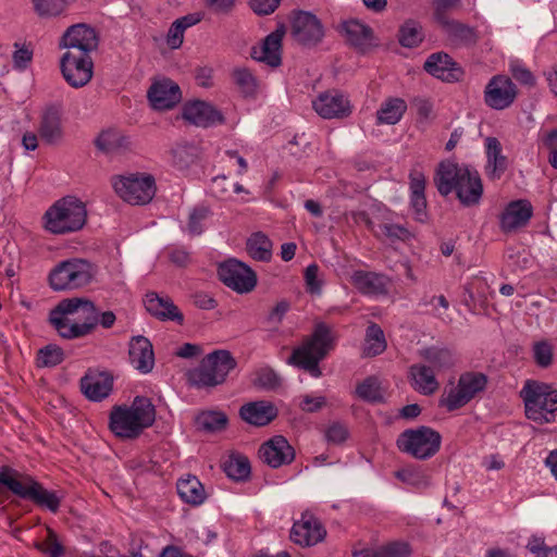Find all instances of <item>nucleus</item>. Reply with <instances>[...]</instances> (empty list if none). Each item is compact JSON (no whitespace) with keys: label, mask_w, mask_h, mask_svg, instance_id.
<instances>
[{"label":"nucleus","mask_w":557,"mask_h":557,"mask_svg":"<svg viewBox=\"0 0 557 557\" xmlns=\"http://www.w3.org/2000/svg\"><path fill=\"white\" fill-rule=\"evenodd\" d=\"M395 478L399 481L414 487H426L430 484V478L420 469L406 467L395 472Z\"/></svg>","instance_id":"8fccbe9b"},{"label":"nucleus","mask_w":557,"mask_h":557,"mask_svg":"<svg viewBox=\"0 0 557 557\" xmlns=\"http://www.w3.org/2000/svg\"><path fill=\"white\" fill-rule=\"evenodd\" d=\"M253 385L263 389H275L280 386V377L270 368H262L256 372Z\"/></svg>","instance_id":"5fc2aeb1"},{"label":"nucleus","mask_w":557,"mask_h":557,"mask_svg":"<svg viewBox=\"0 0 557 557\" xmlns=\"http://www.w3.org/2000/svg\"><path fill=\"white\" fill-rule=\"evenodd\" d=\"M434 182L441 195L447 196L455 191L466 207L478 205L483 194L479 173L451 162H442L438 165Z\"/></svg>","instance_id":"f03ea898"},{"label":"nucleus","mask_w":557,"mask_h":557,"mask_svg":"<svg viewBox=\"0 0 557 557\" xmlns=\"http://www.w3.org/2000/svg\"><path fill=\"white\" fill-rule=\"evenodd\" d=\"M111 185L115 194L131 205H146L154 197L157 187L154 177L146 173L114 175Z\"/></svg>","instance_id":"9d476101"},{"label":"nucleus","mask_w":557,"mask_h":557,"mask_svg":"<svg viewBox=\"0 0 557 557\" xmlns=\"http://www.w3.org/2000/svg\"><path fill=\"white\" fill-rule=\"evenodd\" d=\"M200 18L197 15L189 14L175 20L166 34V45L171 49H178L184 41V33L187 28L199 23Z\"/></svg>","instance_id":"4c0bfd02"},{"label":"nucleus","mask_w":557,"mask_h":557,"mask_svg":"<svg viewBox=\"0 0 557 557\" xmlns=\"http://www.w3.org/2000/svg\"><path fill=\"white\" fill-rule=\"evenodd\" d=\"M224 472L235 481L246 480L250 475L249 459L242 454H231L223 463Z\"/></svg>","instance_id":"58836bf2"},{"label":"nucleus","mask_w":557,"mask_h":557,"mask_svg":"<svg viewBox=\"0 0 557 557\" xmlns=\"http://www.w3.org/2000/svg\"><path fill=\"white\" fill-rule=\"evenodd\" d=\"M129 361L141 373H149L154 366L152 344L144 336L134 337L129 343Z\"/></svg>","instance_id":"c85d7f7f"},{"label":"nucleus","mask_w":557,"mask_h":557,"mask_svg":"<svg viewBox=\"0 0 557 557\" xmlns=\"http://www.w3.org/2000/svg\"><path fill=\"white\" fill-rule=\"evenodd\" d=\"M517 88L511 79L505 75L494 76L485 87V103L495 110L508 108L516 99Z\"/></svg>","instance_id":"f3484780"},{"label":"nucleus","mask_w":557,"mask_h":557,"mask_svg":"<svg viewBox=\"0 0 557 557\" xmlns=\"http://www.w3.org/2000/svg\"><path fill=\"white\" fill-rule=\"evenodd\" d=\"M61 134L60 115L55 110H47L41 119L40 135L46 139L58 137Z\"/></svg>","instance_id":"3c124183"},{"label":"nucleus","mask_w":557,"mask_h":557,"mask_svg":"<svg viewBox=\"0 0 557 557\" xmlns=\"http://www.w3.org/2000/svg\"><path fill=\"white\" fill-rule=\"evenodd\" d=\"M425 305H431L433 307V313L445 320L446 311L448 310L449 304L445 296H432L429 301H425Z\"/></svg>","instance_id":"774afa93"},{"label":"nucleus","mask_w":557,"mask_h":557,"mask_svg":"<svg viewBox=\"0 0 557 557\" xmlns=\"http://www.w3.org/2000/svg\"><path fill=\"white\" fill-rule=\"evenodd\" d=\"M81 387L90 400H101L109 396L112 389V376L106 372H88L81 380Z\"/></svg>","instance_id":"c756f323"},{"label":"nucleus","mask_w":557,"mask_h":557,"mask_svg":"<svg viewBox=\"0 0 557 557\" xmlns=\"http://www.w3.org/2000/svg\"><path fill=\"white\" fill-rule=\"evenodd\" d=\"M97 157L110 162H121L134 151L131 141H95Z\"/></svg>","instance_id":"c9c22d12"},{"label":"nucleus","mask_w":557,"mask_h":557,"mask_svg":"<svg viewBox=\"0 0 557 557\" xmlns=\"http://www.w3.org/2000/svg\"><path fill=\"white\" fill-rule=\"evenodd\" d=\"M281 0H250L249 5L251 10L258 15H268L273 13Z\"/></svg>","instance_id":"69168bd1"},{"label":"nucleus","mask_w":557,"mask_h":557,"mask_svg":"<svg viewBox=\"0 0 557 557\" xmlns=\"http://www.w3.org/2000/svg\"><path fill=\"white\" fill-rule=\"evenodd\" d=\"M259 457L271 468H278L294 460L295 450L284 436L275 435L261 445Z\"/></svg>","instance_id":"412c9836"},{"label":"nucleus","mask_w":557,"mask_h":557,"mask_svg":"<svg viewBox=\"0 0 557 557\" xmlns=\"http://www.w3.org/2000/svg\"><path fill=\"white\" fill-rule=\"evenodd\" d=\"M233 78L240 92L246 97H251L257 94L259 84L250 70L237 67L233 71Z\"/></svg>","instance_id":"c03bdc74"},{"label":"nucleus","mask_w":557,"mask_h":557,"mask_svg":"<svg viewBox=\"0 0 557 557\" xmlns=\"http://www.w3.org/2000/svg\"><path fill=\"white\" fill-rule=\"evenodd\" d=\"M326 404V399L323 396H300L299 408L305 412H317L322 409Z\"/></svg>","instance_id":"e2e57ef3"},{"label":"nucleus","mask_w":557,"mask_h":557,"mask_svg":"<svg viewBox=\"0 0 557 557\" xmlns=\"http://www.w3.org/2000/svg\"><path fill=\"white\" fill-rule=\"evenodd\" d=\"M236 367V360L227 350H215L205 357L199 367L188 374L189 383L198 388L222 384Z\"/></svg>","instance_id":"6e6552de"},{"label":"nucleus","mask_w":557,"mask_h":557,"mask_svg":"<svg viewBox=\"0 0 557 557\" xmlns=\"http://www.w3.org/2000/svg\"><path fill=\"white\" fill-rule=\"evenodd\" d=\"M510 72L512 76L520 83L524 85H533L534 76L533 74L519 61L511 60L509 64Z\"/></svg>","instance_id":"052dcab7"},{"label":"nucleus","mask_w":557,"mask_h":557,"mask_svg":"<svg viewBox=\"0 0 557 557\" xmlns=\"http://www.w3.org/2000/svg\"><path fill=\"white\" fill-rule=\"evenodd\" d=\"M532 206L528 200H515L507 205L500 215V228L505 233L527 225L532 216Z\"/></svg>","instance_id":"393cba45"},{"label":"nucleus","mask_w":557,"mask_h":557,"mask_svg":"<svg viewBox=\"0 0 557 557\" xmlns=\"http://www.w3.org/2000/svg\"><path fill=\"white\" fill-rule=\"evenodd\" d=\"M312 108L322 119H343L352 111L348 97L337 90H329L318 95L312 100Z\"/></svg>","instance_id":"2eb2a0df"},{"label":"nucleus","mask_w":557,"mask_h":557,"mask_svg":"<svg viewBox=\"0 0 557 557\" xmlns=\"http://www.w3.org/2000/svg\"><path fill=\"white\" fill-rule=\"evenodd\" d=\"M325 437L330 443L342 444L348 437V430L344 424L334 422L327 428Z\"/></svg>","instance_id":"680f3d73"},{"label":"nucleus","mask_w":557,"mask_h":557,"mask_svg":"<svg viewBox=\"0 0 557 557\" xmlns=\"http://www.w3.org/2000/svg\"><path fill=\"white\" fill-rule=\"evenodd\" d=\"M351 283L364 295L379 296L387 293L389 281L383 274L360 270L351 275Z\"/></svg>","instance_id":"7c9ffc66"},{"label":"nucleus","mask_w":557,"mask_h":557,"mask_svg":"<svg viewBox=\"0 0 557 557\" xmlns=\"http://www.w3.org/2000/svg\"><path fill=\"white\" fill-rule=\"evenodd\" d=\"M227 422L226 414L221 411H203L196 417L197 428L210 433L224 430Z\"/></svg>","instance_id":"79ce46f5"},{"label":"nucleus","mask_w":557,"mask_h":557,"mask_svg":"<svg viewBox=\"0 0 557 557\" xmlns=\"http://www.w3.org/2000/svg\"><path fill=\"white\" fill-rule=\"evenodd\" d=\"M335 339L331 327L318 323L312 334L293 350L288 363L307 371L313 377H320L322 372L319 363L334 348Z\"/></svg>","instance_id":"7ed1b4c3"},{"label":"nucleus","mask_w":557,"mask_h":557,"mask_svg":"<svg viewBox=\"0 0 557 557\" xmlns=\"http://www.w3.org/2000/svg\"><path fill=\"white\" fill-rule=\"evenodd\" d=\"M524 401L525 414L540 424L548 423L557 410V392L544 383L527 381L520 392Z\"/></svg>","instance_id":"0eeeda50"},{"label":"nucleus","mask_w":557,"mask_h":557,"mask_svg":"<svg viewBox=\"0 0 557 557\" xmlns=\"http://www.w3.org/2000/svg\"><path fill=\"white\" fill-rule=\"evenodd\" d=\"M239 416L249 424L264 426L277 417V408L270 401L258 400L242 406Z\"/></svg>","instance_id":"bb28decb"},{"label":"nucleus","mask_w":557,"mask_h":557,"mask_svg":"<svg viewBox=\"0 0 557 557\" xmlns=\"http://www.w3.org/2000/svg\"><path fill=\"white\" fill-rule=\"evenodd\" d=\"M220 280L233 290L244 294L251 292L257 284L256 273L245 263L230 259L219 267Z\"/></svg>","instance_id":"ddd939ff"},{"label":"nucleus","mask_w":557,"mask_h":557,"mask_svg":"<svg viewBox=\"0 0 557 557\" xmlns=\"http://www.w3.org/2000/svg\"><path fill=\"white\" fill-rule=\"evenodd\" d=\"M407 108V102L403 98H386L376 111V123L395 125L401 120Z\"/></svg>","instance_id":"f704fd0d"},{"label":"nucleus","mask_w":557,"mask_h":557,"mask_svg":"<svg viewBox=\"0 0 557 557\" xmlns=\"http://www.w3.org/2000/svg\"><path fill=\"white\" fill-rule=\"evenodd\" d=\"M97 274V267L87 259L71 258L55 264L48 276L55 292L74 290L89 285Z\"/></svg>","instance_id":"423d86ee"},{"label":"nucleus","mask_w":557,"mask_h":557,"mask_svg":"<svg viewBox=\"0 0 557 557\" xmlns=\"http://www.w3.org/2000/svg\"><path fill=\"white\" fill-rule=\"evenodd\" d=\"M98 47V35L96 30L87 24H75L70 26L59 40V48L70 50L76 53L90 54Z\"/></svg>","instance_id":"4468645a"},{"label":"nucleus","mask_w":557,"mask_h":557,"mask_svg":"<svg viewBox=\"0 0 557 557\" xmlns=\"http://www.w3.org/2000/svg\"><path fill=\"white\" fill-rule=\"evenodd\" d=\"M373 234L380 239H386L391 243L396 240H407L410 238V232L398 224L394 223H382L377 225V228H374Z\"/></svg>","instance_id":"49530a36"},{"label":"nucleus","mask_w":557,"mask_h":557,"mask_svg":"<svg viewBox=\"0 0 557 557\" xmlns=\"http://www.w3.org/2000/svg\"><path fill=\"white\" fill-rule=\"evenodd\" d=\"M424 364H429L437 374L447 371L456 363L453 352L444 347L431 346L419 350Z\"/></svg>","instance_id":"72a5a7b5"},{"label":"nucleus","mask_w":557,"mask_h":557,"mask_svg":"<svg viewBox=\"0 0 557 557\" xmlns=\"http://www.w3.org/2000/svg\"><path fill=\"white\" fill-rule=\"evenodd\" d=\"M292 33L294 38L304 45L317 44L324 35L321 22L309 12H298L295 14Z\"/></svg>","instance_id":"4be33fe9"},{"label":"nucleus","mask_w":557,"mask_h":557,"mask_svg":"<svg viewBox=\"0 0 557 557\" xmlns=\"http://www.w3.org/2000/svg\"><path fill=\"white\" fill-rule=\"evenodd\" d=\"M177 493L185 503L190 505H200L206 499L203 485L193 475L177 482Z\"/></svg>","instance_id":"e433bc0d"},{"label":"nucleus","mask_w":557,"mask_h":557,"mask_svg":"<svg viewBox=\"0 0 557 557\" xmlns=\"http://www.w3.org/2000/svg\"><path fill=\"white\" fill-rule=\"evenodd\" d=\"M148 100L154 110H171L181 102L182 91L180 86L172 79L160 78L150 86Z\"/></svg>","instance_id":"a211bd4d"},{"label":"nucleus","mask_w":557,"mask_h":557,"mask_svg":"<svg viewBox=\"0 0 557 557\" xmlns=\"http://www.w3.org/2000/svg\"><path fill=\"white\" fill-rule=\"evenodd\" d=\"M182 117L197 127H211L222 122V114L209 102L190 100L182 108Z\"/></svg>","instance_id":"6ab92c4d"},{"label":"nucleus","mask_w":557,"mask_h":557,"mask_svg":"<svg viewBox=\"0 0 557 557\" xmlns=\"http://www.w3.org/2000/svg\"><path fill=\"white\" fill-rule=\"evenodd\" d=\"M326 531L322 523L311 513H302L290 531V539L300 546H312L323 541Z\"/></svg>","instance_id":"aec40b11"},{"label":"nucleus","mask_w":557,"mask_h":557,"mask_svg":"<svg viewBox=\"0 0 557 557\" xmlns=\"http://www.w3.org/2000/svg\"><path fill=\"white\" fill-rule=\"evenodd\" d=\"M356 394L360 399L369 403H382L384 400V392L379 380L374 376H369L359 383L356 387Z\"/></svg>","instance_id":"37998d69"},{"label":"nucleus","mask_w":557,"mask_h":557,"mask_svg":"<svg viewBox=\"0 0 557 557\" xmlns=\"http://www.w3.org/2000/svg\"><path fill=\"white\" fill-rule=\"evenodd\" d=\"M232 183L225 175L212 178L211 193L219 198H226L230 195Z\"/></svg>","instance_id":"0e129e2a"},{"label":"nucleus","mask_w":557,"mask_h":557,"mask_svg":"<svg viewBox=\"0 0 557 557\" xmlns=\"http://www.w3.org/2000/svg\"><path fill=\"white\" fill-rule=\"evenodd\" d=\"M99 312L87 298L63 299L50 311L49 320L58 334L66 339L89 334L98 323Z\"/></svg>","instance_id":"f257e3e1"},{"label":"nucleus","mask_w":557,"mask_h":557,"mask_svg":"<svg viewBox=\"0 0 557 557\" xmlns=\"http://www.w3.org/2000/svg\"><path fill=\"white\" fill-rule=\"evenodd\" d=\"M441 434L430 426L407 429L396 441L397 447L416 459L425 460L433 457L441 448Z\"/></svg>","instance_id":"1a4fd4ad"},{"label":"nucleus","mask_w":557,"mask_h":557,"mask_svg":"<svg viewBox=\"0 0 557 557\" xmlns=\"http://www.w3.org/2000/svg\"><path fill=\"white\" fill-rule=\"evenodd\" d=\"M36 546L50 557H61L63 555V547L58 542L57 534L51 529H48L47 540L42 543H38Z\"/></svg>","instance_id":"13d9d810"},{"label":"nucleus","mask_w":557,"mask_h":557,"mask_svg":"<svg viewBox=\"0 0 557 557\" xmlns=\"http://www.w3.org/2000/svg\"><path fill=\"white\" fill-rule=\"evenodd\" d=\"M376 557H408L411 549L406 542H391L377 548Z\"/></svg>","instance_id":"6e6d98bb"},{"label":"nucleus","mask_w":557,"mask_h":557,"mask_svg":"<svg viewBox=\"0 0 557 557\" xmlns=\"http://www.w3.org/2000/svg\"><path fill=\"white\" fill-rule=\"evenodd\" d=\"M487 383V379L483 373L466 372L460 375L458 384L451 387L441 399V405L448 411H453L463 407L478 393L482 392Z\"/></svg>","instance_id":"9b49d317"},{"label":"nucleus","mask_w":557,"mask_h":557,"mask_svg":"<svg viewBox=\"0 0 557 557\" xmlns=\"http://www.w3.org/2000/svg\"><path fill=\"white\" fill-rule=\"evenodd\" d=\"M486 157V176L492 181L499 180L509 166V158L505 153L500 141L487 143Z\"/></svg>","instance_id":"2f4dec72"},{"label":"nucleus","mask_w":557,"mask_h":557,"mask_svg":"<svg viewBox=\"0 0 557 557\" xmlns=\"http://www.w3.org/2000/svg\"><path fill=\"white\" fill-rule=\"evenodd\" d=\"M342 34L351 46L360 51H366L376 45L372 29L357 20L344 22Z\"/></svg>","instance_id":"a878e982"},{"label":"nucleus","mask_w":557,"mask_h":557,"mask_svg":"<svg viewBox=\"0 0 557 557\" xmlns=\"http://www.w3.org/2000/svg\"><path fill=\"white\" fill-rule=\"evenodd\" d=\"M318 273L319 267L317 264L308 265L305 271L306 284L311 293H319L321 289V284L318 280Z\"/></svg>","instance_id":"338daca9"},{"label":"nucleus","mask_w":557,"mask_h":557,"mask_svg":"<svg viewBox=\"0 0 557 557\" xmlns=\"http://www.w3.org/2000/svg\"><path fill=\"white\" fill-rule=\"evenodd\" d=\"M171 153L173 162L180 168H185L197 157V149L187 141H180L171 149Z\"/></svg>","instance_id":"603ef678"},{"label":"nucleus","mask_w":557,"mask_h":557,"mask_svg":"<svg viewBox=\"0 0 557 557\" xmlns=\"http://www.w3.org/2000/svg\"><path fill=\"white\" fill-rule=\"evenodd\" d=\"M64 359L63 350L53 344H49L37 354V366L41 368H51L60 364Z\"/></svg>","instance_id":"09e8293b"},{"label":"nucleus","mask_w":557,"mask_h":557,"mask_svg":"<svg viewBox=\"0 0 557 557\" xmlns=\"http://www.w3.org/2000/svg\"><path fill=\"white\" fill-rule=\"evenodd\" d=\"M535 362L542 367L547 368L553 361L552 346L546 342H539L533 347Z\"/></svg>","instance_id":"bf43d9fd"},{"label":"nucleus","mask_w":557,"mask_h":557,"mask_svg":"<svg viewBox=\"0 0 557 557\" xmlns=\"http://www.w3.org/2000/svg\"><path fill=\"white\" fill-rule=\"evenodd\" d=\"M286 28L283 24L270 33L259 45L251 48V58L271 67H277L282 63V41Z\"/></svg>","instance_id":"dca6fc26"},{"label":"nucleus","mask_w":557,"mask_h":557,"mask_svg":"<svg viewBox=\"0 0 557 557\" xmlns=\"http://www.w3.org/2000/svg\"><path fill=\"white\" fill-rule=\"evenodd\" d=\"M30 500L35 502L39 506L47 507L52 512H57L60 506V498L57 494L44 488L39 483H37Z\"/></svg>","instance_id":"864d4df0"},{"label":"nucleus","mask_w":557,"mask_h":557,"mask_svg":"<svg viewBox=\"0 0 557 557\" xmlns=\"http://www.w3.org/2000/svg\"><path fill=\"white\" fill-rule=\"evenodd\" d=\"M410 375L413 381L412 386L423 395L435 393L440 383L436 380L437 373L429 364L417 363L410 367Z\"/></svg>","instance_id":"473e14b6"},{"label":"nucleus","mask_w":557,"mask_h":557,"mask_svg":"<svg viewBox=\"0 0 557 557\" xmlns=\"http://www.w3.org/2000/svg\"><path fill=\"white\" fill-rule=\"evenodd\" d=\"M13 48V67L18 72H24L33 61L34 46L30 42H15Z\"/></svg>","instance_id":"a18cd8bd"},{"label":"nucleus","mask_w":557,"mask_h":557,"mask_svg":"<svg viewBox=\"0 0 557 557\" xmlns=\"http://www.w3.org/2000/svg\"><path fill=\"white\" fill-rule=\"evenodd\" d=\"M147 311L161 321H174L180 325L184 322V315L168 296H160L157 293H148L145 298Z\"/></svg>","instance_id":"5701e85b"},{"label":"nucleus","mask_w":557,"mask_h":557,"mask_svg":"<svg viewBox=\"0 0 557 557\" xmlns=\"http://www.w3.org/2000/svg\"><path fill=\"white\" fill-rule=\"evenodd\" d=\"M156 419L151 400L137 396L131 406H116L110 413V429L119 437L135 438Z\"/></svg>","instance_id":"20e7f679"},{"label":"nucleus","mask_w":557,"mask_h":557,"mask_svg":"<svg viewBox=\"0 0 557 557\" xmlns=\"http://www.w3.org/2000/svg\"><path fill=\"white\" fill-rule=\"evenodd\" d=\"M247 251L255 260L268 262L272 258V242L262 233L252 234L247 240Z\"/></svg>","instance_id":"ea45409f"},{"label":"nucleus","mask_w":557,"mask_h":557,"mask_svg":"<svg viewBox=\"0 0 557 557\" xmlns=\"http://www.w3.org/2000/svg\"><path fill=\"white\" fill-rule=\"evenodd\" d=\"M60 69L65 82L73 88L86 86L94 75V63L90 54L65 51L60 59Z\"/></svg>","instance_id":"f8f14e48"},{"label":"nucleus","mask_w":557,"mask_h":557,"mask_svg":"<svg viewBox=\"0 0 557 557\" xmlns=\"http://www.w3.org/2000/svg\"><path fill=\"white\" fill-rule=\"evenodd\" d=\"M424 69L432 76L448 83L462 77L461 69L446 53L431 54L424 63Z\"/></svg>","instance_id":"b1692460"},{"label":"nucleus","mask_w":557,"mask_h":557,"mask_svg":"<svg viewBox=\"0 0 557 557\" xmlns=\"http://www.w3.org/2000/svg\"><path fill=\"white\" fill-rule=\"evenodd\" d=\"M385 349L386 341L383 330L376 323H371L366 332L363 355L373 357L382 354Z\"/></svg>","instance_id":"a19ab883"},{"label":"nucleus","mask_w":557,"mask_h":557,"mask_svg":"<svg viewBox=\"0 0 557 557\" xmlns=\"http://www.w3.org/2000/svg\"><path fill=\"white\" fill-rule=\"evenodd\" d=\"M423 39L422 28L414 21H407L399 30V42L401 46L412 48Z\"/></svg>","instance_id":"de8ad7c7"},{"label":"nucleus","mask_w":557,"mask_h":557,"mask_svg":"<svg viewBox=\"0 0 557 557\" xmlns=\"http://www.w3.org/2000/svg\"><path fill=\"white\" fill-rule=\"evenodd\" d=\"M210 210L207 207H196L189 214L188 231L193 235H199L202 232V222L209 216Z\"/></svg>","instance_id":"4d7b16f0"},{"label":"nucleus","mask_w":557,"mask_h":557,"mask_svg":"<svg viewBox=\"0 0 557 557\" xmlns=\"http://www.w3.org/2000/svg\"><path fill=\"white\" fill-rule=\"evenodd\" d=\"M42 220L45 230L51 234L74 233L82 230L86 224L87 209L82 200L67 196L49 207Z\"/></svg>","instance_id":"39448f33"},{"label":"nucleus","mask_w":557,"mask_h":557,"mask_svg":"<svg viewBox=\"0 0 557 557\" xmlns=\"http://www.w3.org/2000/svg\"><path fill=\"white\" fill-rule=\"evenodd\" d=\"M0 483L15 495L30 499L38 482L29 475L22 474L12 468L3 467L0 471Z\"/></svg>","instance_id":"cd10ccee"}]
</instances>
